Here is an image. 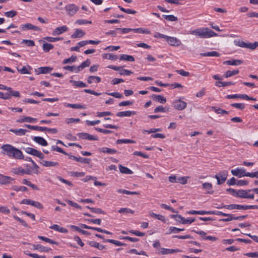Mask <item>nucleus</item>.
<instances>
[{"instance_id": "43", "label": "nucleus", "mask_w": 258, "mask_h": 258, "mask_svg": "<svg viewBox=\"0 0 258 258\" xmlns=\"http://www.w3.org/2000/svg\"><path fill=\"white\" fill-rule=\"evenodd\" d=\"M117 191L118 193L126 194V195H139V193L138 192L130 191L127 190L126 189H117Z\"/></svg>"}, {"instance_id": "19", "label": "nucleus", "mask_w": 258, "mask_h": 258, "mask_svg": "<svg viewBox=\"0 0 258 258\" xmlns=\"http://www.w3.org/2000/svg\"><path fill=\"white\" fill-rule=\"evenodd\" d=\"M234 43L238 46L251 49V43H247L242 40H238L237 41H234Z\"/></svg>"}, {"instance_id": "23", "label": "nucleus", "mask_w": 258, "mask_h": 258, "mask_svg": "<svg viewBox=\"0 0 258 258\" xmlns=\"http://www.w3.org/2000/svg\"><path fill=\"white\" fill-rule=\"evenodd\" d=\"M37 121L36 118H34L33 117H31L29 116H24L22 118L17 120L18 122H33Z\"/></svg>"}, {"instance_id": "50", "label": "nucleus", "mask_w": 258, "mask_h": 258, "mask_svg": "<svg viewBox=\"0 0 258 258\" xmlns=\"http://www.w3.org/2000/svg\"><path fill=\"white\" fill-rule=\"evenodd\" d=\"M136 142L134 140L130 139H118L116 141V144H119L122 143L125 144H134Z\"/></svg>"}, {"instance_id": "31", "label": "nucleus", "mask_w": 258, "mask_h": 258, "mask_svg": "<svg viewBox=\"0 0 258 258\" xmlns=\"http://www.w3.org/2000/svg\"><path fill=\"white\" fill-rule=\"evenodd\" d=\"M8 92H7V94H9V99L11 98V96H14L18 98H19L21 96L19 92L17 91H14L11 88H10V90H8Z\"/></svg>"}, {"instance_id": "21", "label": "nucleus", "mask_w": 258, "mask_h": 258, "mask_svg": "<svg viewBox=\"0 0 258 258\" xmlns=\"http://www.w3.org/2000/svg\"><path fill=\"white\" fill-rule=\"evenodd\" d=\"M85 32L81 30L77 29L76 30L75 32L71 35V37L73 38H81L85 35Z\"/></svg>"}, {"instance_id": "38", "label": "nucleus", "mask_w": 258, "mask_h": 258, "mask_svg": "<svg viewBox=\"0 0 258 258\" xmlns=\"http://www.w3.org/2000/svg\"><path fill=\"white\" fill-rule=\"evenodd\" d=\"M119 59L127 60L131 62L135 61V58L133 56L127 54H121L120 56Z\"/></svg>"}, {"instance_id": "37", "label": "nucleus", "mask_w": 258, "mask_h": 258, "mask_svg": "<svg viewBox=\"0 0 258 258\" xmlns=\"http://www.w3.org/2000/svg\"><path fill=\"white\" fill-rule=\"evenodd\" d=\"M54 48L53 45L48 43H44L42 45V49L43 51L45 52H49L51 49Z\"/></svg>"}, {"instance_id": "62", "label": "nucleus", "mask_w": 258, "mask_h": 258, "mask_svg": "<svg viewBox=\"0 0 258 258\" xmlns=\"http://www.w3.org/2000/svg\"><path fill=\"white\" fill-rule=\"evenodd\" d=\"M22 43L26 44L28 46H33L35 45V42L32 40L24 39L22 41Z\"/></svg>"}, {"instance_id": "10", "label": "nucleus", "mask_w": 258, "mask_h": 258, "mask_svg": "<svg viewBox=\"0 0 258 258\" xmlns=\"http://www.w3.org/2000/svg\"><path fill=\"white\" fill-rule=\"evenodd\" d=\"M77 136L83 140H88L90 141H96L98 140V138L95 136L91 135L86 133H79L77 134Z\"/></svg>"}, {"instance_id": "58", "label": "nucleus", "mask_w": 258, "mask_h": 258, "mask_svg": "<svg viewBox=\"0 0 258 258\" xmlns=\"http://www.w3.org/2000/svg\"><path fill=\"white\" fill-rule=\"evenodd\" d=\"M72 228L73 229L76 230V231L82 233L83 234L87 235H90V233H89V232H88L87 231H85V230H84L81 229L80 228H79L78 226H72Z\"/></svg>"}, {"instance_id": "24", "label": "nucleus", "mask_w": 258, "mask_h": 258, "mask_svg": "<svg viewBox=\"0 0 258 258\" xmlns=\"http://www.w3.org/2000/svg\"><path fill=\"white\" fill-rule=\"evenodd\" d=\"M242 63V60L235 59L232 60H226L223 62V64L232 66H238Z\"/></svg>"}, {"instance_id": "51", "label": "nucleus", "mask_w": 258, "mask_h": 258, "mask_svg": "<svg viewBox=\"0 0 258 258\" xmlns=\"http://www.w3.org/2000/svg\"><path fill=\"white\" fill-rule=\"evenodd\" d=\"M12 189L16 191H26L28 190V188L26 187L23 186L14 185L12 187Z\"/></svg>"}, {"instance_id": "27", "label": "nucleus", "mask_w": 258, "mask_h": 258, "mask_svg": "<svg viewBox=\"0 0 258 258\" xmlns=\"http://www.w3.org/2000/svg\"><path fill=\"white\" fill-rule=\"evenodd\" d=\"M44 166L45 167H51V166H57L59 165V163L57 162L48 161L43 160L41 162Z\"/></svg>"}, {"instance_id": "5", "label": "nucleus", "mask_w": 258, "mask_h": 258, "mask_svg": "<svg viewBox=\"0 0 258 258\" xmlns=\"http://www.w3.org/2000/svg\"><path fill=\"white\" fill-rule=\"evenodd\" d=\"M25 151L27 153L36 156L40 159L44 158V155L39 151L32 148L28 147L26 148Z\"/></svg>"}, {"instance_id": "61", "label": "nucleus", "mask_w": 258, "mask_h": 258, "mask_svg": "<svg viewBox=\"0 0 258 258\" xmlns=\"http://www.w3.org/2000/svg\"><path fill=\"white\" fill-rule=\"evenodd\" d=\"M33 166L31 167V169L33 173L38 174L39 173L38 171L39 166L35 163V162H33Z\"/></svg>"}, {"instance_id": "64", "label": "nucleus", "mask_w": 258, "mask_h": 258, "mask_svg": "<svg viewBox=\"0 0 258 258\" xmlns=\"http://www.w3.org/2000/svg\"><path fill=\"white\" fill-rule=\"evenodd\" d=\"M133 72L131 71L126 69H122L120 70L119 74L120 75H126L129 76L131 74H132Z\"/></svg>"}, {"instance_id": "47", "label": "nucleus", "mask_w": 258, "mask_h": 258, "mask_svg": "<svg viewBox=\"0 0 258 258\" xmlns=\"http://www.w3.org/2000/svg\"><path fill=\"white\" fill-rule=\"evenodd\" d=\"M103 58L110 60H116L118 58V57L116 55L111 53H105L103 55Z\"/></svg>"}, {"instance_id": "40", "label": "nucleus", "mask_w": 258, "mask_h": 258, "mask_svg": "<svg viewBox=\"0 0 258 258\" xmlns=\"http://www.w3.org/2000/svg\"><path fill=\"white\" fill-rule=\"evenodd\" d=\"M212 110L214 111L216 113H217V114H228L229 112L227 111H226L223 109H221L220 108H218V107H215V106H212L211 107Z\"/></svg>"}, {"instance_id": "46", "label": "nucleus", "mask_w": 258, "mask_h": 258, "mask_svg": "<svg viewBox=\"0 0 258 258\" xmlns=\"http://www.w3.org/2000/svg\"><path fill=\"white\" fill-rule=\"evenodd\" d=\"M11 171L15 174H24L25 169L22 167H18L12 169Z\"/></svg>"}, {"instance_id": "41", "label": "nucleus", "mask_w": 258, "mask_h": 258, "mask_svg": "<svg viewBox=\"0 0 258 258\" xmlns=\"http://www.w3.org/2000/svg\"><path fill=\"white\" fill-rule=\"evenodd\" d=\"M149 215L151 217L153 218L158 219V220H161V221L165 222V218L162 215L154 213L152 211L149 212Z\"/></svg>"}, {"instance_id": "54", "label": "nucleus", "mask_w": 258, "mask_h": 258, "mask_svg": "<svg viewBox=\"0 0 258 258\" xmlns=\"http://www.w3.org/2000/svg\"><path fill=\"white\" fill-rule=\"evenodd\" d=\"M43 39H44L45 40H46L48 42H55V41H57L58 40H62L63 39V38L62 37L54 38V37L47 36V37H44Z\"/></svg>"}, {"instance_id": "4", "label": "nucleus", "mask_w": 258, "mask_h": 258, "mask_svg": "<svg viewBox=\"0 0 258 258\" xmlns=\"http://www.w3.org/2000/svg\"><path fill=\"white\" fill-rule=\"evenodd\" d=\"M251 191V189L248 190H244L240 189L238 190L237 192L236 197L240 198H244V199H253L254 198L253 194H248V192Z\"/></svg>"}, {"instance_id": "30", "label": "nucleus", "mask_w": 258, "mask_h": 258, "mask_svg": "<svg viewBox=\"0 0 258 258\" xmlns=\"http://www.w3.org/2000/svg\"><path fill=\"white\" fill-rule=\"evenodd\" d=\"M91 64L90 60L87 59L86 60L83 62L80 66L77 67L78 71H81L86 67H89Z\"/></svg>"}, {"instance_id": "25", "label": "nucleus", "mask_w": 258, "mask_h": 258, "mask_svg": "<svg viewBox=\"0 0 258 258\" xmlns=\"http://www.w3.org/2000/svg\"><path fill=\"white\" fill-rule=\"evenodd\" d=\"M24 126H25L26 127H27V128H28L29 129H31V130H32L41 131V132H44L46 130V127L34 126V125H31L27 124H24Z\"/></svg>"}, {"instance_id": "59", "label": "nucleus", "mask_w": 258, "mask_h": 258, "mask_svg": "<svg viewBox=\"0 0 258 258\" xmlns=\"http://www.w3.org/2000/svg\"><path fill=\"white\" fill-rule=\"evenodd\" d=\"M163 17L166 19V20L169 21H176L178 20V19L176 17H175L173 15H163Z\"/></svg>"}, {"instance_id": "28", "label": "nucleus", "mask_w": 258, "mask_h": 258, "mask_svg": "<svg viewBox=\"0 0 258 258\" xmlns=\"http://www.w3.org/2000/svg\"><path fill=\"white\" fill-rule=\"evenodd\" d=\"M181 252V250L178 249H167V248H162V250L161 253L162 254H167L169 253H172L174 252Z\"/></svg>"}, {"instance_id": "55", "label": "nucleus", "mask_w": 258, "mask_h": 258, "mask_svg": "<svg viewBox=\"0 0 258 258\" xmlns=\"http://www.w3.org/2000/svg\"><path fill=\"white\" fill-rule=\"evenodd\" d=\"M183 230H184V229L178 228H176L175 227H170L169 229V232L168 233H167V234H171L172 233H177L179 232L182 231Z\"/></svg>"}, {"instance_id": "8", "label": "nucleus", "mask_w": 258, "mask_h": 258, "mask_svg": "<svg viewBox=\"0 0 258 258\" xmlns=\"http://www.w3.org/2000/svg\"><path fill=\"white\" fill-rule=\"evenodd\" d=\"M15 179L10 176H5L0 174V184L7 185L13 183Z\"/></svg>"}, {"instance_id": "52", "label": "nucleus", "mask_w": 258, "mask_h": 258, "mask_svg": "<svg viewBox=\"0 0 258 258\" xmlns=\"http://www.w3.org/2000/svg\"><path fill=\"white\" fill-rule=\"evenodd\" d=\"M86 208L90 209L93 213L105 214V212L100 208H91L88 206Z\"/></svg>"}, {"instance_id": "20", "label": "nucleus", "mask_w": 258, "mask_h": 258, "mask_svg": "<svg viewBox=\"0 0 258 258\" xmlns=\"http://www.w3.org/2000/svg\"><path fill=\"white\" fill-rule=\"evenodd\" d=\"M33 140L38 144L43 146H46L48 145L47 141L41 137H35L33 138Z\"/></svg>"}, {"instance_id": "16", "label": "nucleus", "mask_w": 258, "mask_h": 258, "mask_svg": "<svg viewBox=\"0 0 258 258\" xmlns=\"http://www.w3.org/2000/svg\"><path fill=\"white\" fill-rule=\"evenodd\" d=\"M151 98L153 100L162 104H164L166 102V99L161 95L153 94L151 96Z\"/></svg>"}, {"instance_id": "13", "label": "nucleus", "mask_w": 258, "mask_h": 258, "mask_svg": "<svg viewBox=\"0 0 258 258\" xmlns=\"http://www.w3.org/2000/svg\"><path fill=\"white\" fill-rule=\"evenodd\" d=\"M68 30H69V28L66 26H63L61 27H57L52 32V34L53 36L57 35H60L65 32H67V31H68Z\"/></svg>"}, {"instance_id": "57", "label": "nucleus", "mask_w": 258, "mask_h": 258, "mask_svg": "<svg viewBox=\"0 0 258 258\" xmlns=\"http://www.w3.org/2000/svg\"><path fill=\"white\" fill-rule=\"evenodd\" d=\"M38 238L41 240H42L45 242H48V243H50L51 244H57V243L56 242V241H54L47 237H44V236H39L38 237Z\"/></svg>"}, {"instance_id": "3", "label": "nucleus", "mask_w": 258, "mask_h": 258, "mask_svg": "<svg viewBox=\"0 0 258 258\" xmlns=\"http://www.w3.org/2000/svg\"><path fill=\"white\" fill-rule=\"evenodd\" d=\"M222 207L229 210H248L255 209H258V205L243 206L236 204H230L228 205H224Z\"/></svg>"}, {"instance_id": "6", "label": "nucleus", "mask_w": 258, "mask_h": 258, "mask_svg": "<svg viewBox=\"0 0 258 258\" xmlns=\"http://www.w3.org/2000/svg\"><path fill=\"white\" fill-rule=\"evenodd\" d=\"M68 14L71 16H73L79 9V8L74 4H69L65 7Z\"/></svg>"}, {"instance_id": "15", "label": "nucleus", "mask_w": 258, "mask_h": 258, "mask_svg": "<svg viewBox=\"0 0 258 258\" xmlns=\"http://www.w3.org/2000/svg\"><path fill=\"white\" fill-rule=\"evenodd\" d=\"M166 39L168 43L172 46H178L180 44V41L175 37L167 36Z\"/></svg>"}, {"instance_id": "45", "label": "nucleus", "mask_w": 258, "mask_h": 258, "mask_svg": "<svg viewBox=\"0 0 258 258\" xmlns=\"http://www.w3.org/2000/svg\"><path fill=\"white\" fill-rule=\"evenodd\" d=\"M132 31H133L135 33H145V34H150L151 33L150 31L148 30V29H143V28L133 29Z\"/></svg>"}, {"instance_id": "22", "label": "nucleus", "mask_w": 258, "mask_h": 258, "mask_svg": "<svg viewBox=\"0 0 258 258\" xmlns=\"http://www.w3.org/2000/svg\"><path fill=\"white\" fill-rule=\"evenodd\" d=\"M50 229H53L54 230L59 231L61 233H66L68 232V230L66 228H64L62 227H60V226L56 224H54L52 226H51L49 227Z\"/></svg>"}, {"instance_id": "34", "label": "nucleus", "mask_w": 258, "mask_h": 258, "mask_svg": "<svg viewBox=\"0 0 258 258\" xmlns=\"http://www.w3.org/2000/svg\"><path fill=\"white\" fill-rule=\"evenodd\" d=\"M22 183L24 184H26V185L31 187L32 189H33L34 190H39L38 187L36 185L32 183L31 182L27 180L26 179H24L22 181Z\"/></svg>"}, {"instance_id": "44", "label": "nucleus", "mask_w": 258, "mask_h": 258, "mask_svg": "<svg viewBox=\"0 0 258 258\" xmlns=\"http://www.w3.org/2000/svg\"><path fill=\"white\" fill-rule=\"evenodd\" d=\"M239 73V71L238 70H233V71H227L225 72L224 75V77L228 78L231 77L232 76L237 75Z\"/></svg>"}, {"instance_id": "17", "label": "nucleus", "mask_w": 258, "mask_h": 258, "mask_svg": "<svg viewBox=\"0 0 258 258\" xmlns=\"http://www.w3.org/2000/svg\"><path fill=\"white\" fill-rule=\"evenodd\" d=\"M136 114V112L134 111H125L118 112L116 115L118 117H130L132 115H135Z\"/></svg>"}, {"instance_id": "9", "label": "nucleus", "mask_w": 258, "mask_h": 258, "mask_svg": "<svg viewBox=\"0 0 258 258\" xmlns=\"http://www.w3.org/2000/svg\"><path fill=\"white\" fill-rule=\"evenodd\" d=\"M228 172L226 171H223L221 174H216L215 178L217 180V184L220 185L224 183L227 179Z\"/></svg>"}, {"instance_id": "2", "label": "nucleus", "mask_w": 258, "mask_h": 258, "mask_svg": "<svg viewBox=\"0 0 258 258\" xmlns=\"http://www.w3.org/2000/svg\"><path fill=\"white\" fill-rule=\"evenodd\" d=\"M190 34L198 36L201 38H207L218 35L217 33L208 28L196 29L191 31Z\"/></svg>"}, {"instance_id": "18", "label": "nucleus", "mask_w": 258, "mask_h": 258, "mask_svg": "<svg viewBox=\"0 0 258 258\" xmlns=\"http://www.w3.org/2000/svg\"><path fill=\"white\" fill-rule=\"evenodd\" d=\"M9 131L14 133L16 135L18 136H24L26 134L27 132H29V131L23 128L10 129Z\"/></svg>"}, {"instance_id": "35", "label": "nucleus", "mask_w": 258, "mask_h": 258, "mask_svg": "<svg viewBox=\"0 0 258 258\" xmlns=\"http://www.w3.org/2000/svg\"><path fill=\"white\" fill-rule=\"evenodd\" d=\"M200 55L202 56H216L218 57L220 54L217 51H211L201 53Z\"/></svg>"}, {"instance_id": "63", "label": "nucleus", "mask_w": 258, "mask_h": 258, "mask_svg": "<svg viewBox=\"0 0 258 258\" xmlns=\"http://www.w3.org/2000/svg\"><path fill=\"white\" fill-rule=\"evenodd\" d=\"M6 16L10 18H13L17 15V12L15 11H11L5 13Z\"/></svg>"}, {"instance_id": "32", "label": "nucleus", "mask_w": 258, "mask_h": 258, "mask_svg": "<svg viewBox=\"0 0 258 258\" xmlns=\"http://www.w3.org/2000/svg\"><path fill=\"white\" fill-rule=\"evenodd\" d=\"M70 82L73 83L74 86L79 88H83L87 86V85L82 81L71 80L70 81Z\"/></svg>"}, {"instance_id": "12", "label": "nucleus", "mask_w": 258, "mask_h": 258, "mask_svg": "<svg viewBox=\"0 0 258 258\" xmlns=\"http://www.w3.org/2000/svg\"><path fill=\"white\" fill-rule=\"evenodd\" d=\"M231 172L233 175L238 176V177L245 176V170L243 168H237L236 169H233L231 171Z\"/></svg>"}, {"instance_id": "1", "label": "nucleus", "mask_w": 258, "mask_h": 258, "mask_svg": "<svg viewBox=\"0 0 258 258\" xmlns=\"http://www.w3.org/2000/svg\"><path fill=\"white\" fill-rule=\"evenodd\" d=\"M1 149L2 150V153L10 158L19 160L24 159L22 151L10 144L3 145Z\"/></svg>"}, {"instance_id": "26", "label": "nucleus", "mask_w": 258, "mask_h": 258, "mask_svg": "<svg viewBox=\"0 0 258 258\" xmlns=\"http://www.w3.org/2000/svg\"><path fill=\"white\" fill-rule=\"evenodd\" d=\"M33 249L38 250L40 251H45V252H48L51 250V248L42 246L40 244L33 245Z\"/></svg>"}, {"instance_id": "48", "label": "nucleus", "mask_w": 258, "mask_h": 258, "mask_svg": "<svg viewBox=\"0 0 258 258\" xmlns=\"http://www.w3.org/2000/svg\"><path fill=\"white\" fill-rule=\"evenodd\" d=\"M95 80L97 83H99L101 81V78L99 77L90 76L88 78L87 82L89 84H91Z\"/></svg>"}, {"instance_id": "11", "label": "nucleus", "mask_w": 258, "mask_h": 258, "mask_svg": "<svg viewBox=\"0 0 258 258\" xmlns=\"http://www.w3.org/2000/svg\"><path fill=\"white\" fill-rule=\"evenodd\" d=\"M21 28L22 30H33L34 31H40L41 29L37 26H34L30 23H27L21 25Z\"/></svg>"}, {"instance_id": "56", "label": "nucleus", "mask_w": 258, "mask_h": 258, "mask_svg": "<svg viewBox=\"0 0 258 258\" xmlns=\"http://www.w3.org/2000/svg\"><path fill=\"white\" fill-rule=\"evenodd\" d=\"M63 69L69 71L70 72H74L76 73H78L79 71H78L77 67L75 66H67L63 67Z\"/></svg>"}, {"instance_id": "60", "label": "nucleus", "mask_w": 258, "mask_h": 258, "mask_svg": "<svg viewBox=\"0 0 258 258\" xmlns=\"http://www.w3.org/2000/svg\"><path fill=\"white\" fill-rule=\"evenodd\" d=\"M118 212L119 213H124V214H127V213L134 214V213H135L134 211H133L130 209H128V208H126L120 209L118 210Z\"/></svg>"}, {"instance_id": "36", "label": "nucleus", "mask_w": 258, "mask_h": 258, "mask_svg": "<svg viewBox=\"0 0 258 258\" xmlns=\"http://www.w3.org/2000/svg\"><path fill=\"white\" fill-rule=\"evenodd\" d=\"M203 187L206 190H208V193L212 194L214 193V191L211 190L212 188V184L211 183L205 182L203 184Z\"/></svg>"}, {"instance_id": "14", "label": "nucleus", "mask_w": 258, "mask_h": 258, "mask_svg": "<svg viewBox=\"0 0 258 258\" xmlns=\"http://www.w3.org/2000/svg\"><path fill=\"white\" fill-rule=\"evenodd\" d=\"M68 156H69V158L71 159L74 160L77 162L84 163L85 164H89L91 161V159L89 158H82V157L78 158V157H77L75 156L71 155H68Z\"/></svg>"}, {"instance_id": "7", "label": "nucleus", "mask_w": 258, "mask_h": 258, "mask_svg": "<svg viewBox=\"0 0 258 258\" xmlns=\"http://www.w3.org/2000/svg\"><path fill=\"white\" fill-rule=\"evenodd\" d=\"M173 107L178 110H182L186 107V103L180 99L175 100L173 102Z\"/></svg>"}, {"instance_id": "49", "label": "nucleus", "mask_w": 258, "mask_h": 258, "mask_svg": "<svg viewBox=\"0 0 258 258\" xmlns=\"http://www.w3.org/2000/svg\"><path fill=\"white\" fill-rule=\"evenodd\" d=\"M67 106L70 107L74 109H85L86 107L80 104H70L68 103L66 105Z\"/></svg>"}, {"instance_id": "29", "label": "nucleus", "mask_w": 258, "mask_h": 258, "mask_svg": "<svg viewBox=\"0 0 258 258\" xmlns=\"http://www.w3.org/2000/svg\"><path fill=\"white\" fill-rule=\"evenodd\" d=\"M119 171L121 173L126 174H132L133 172V171L128 169V168L123 166L121 165H119Z\"/></svg>"}, {"instance_id": "53", "label": "nucleus", "mask_w": 258, "mask_h": 258, "mask_svg": "<svg viewBox=\"0 0 258 258\" xmlns=\"http://www.w3.org/2000/svg\"><path fill=\"white\" fill-rule=\"evenodd\" d=\"M77 59V56L72 55L70 58L64 59L62 61V63L66 64V63H72V62L76 61Z\"/></svg>"}, {"instance_id": "39", "label": "nucleus", "mask_w": 258, "mask_h": 258, "mask_svg": "<svg viewBox=\"0 0 258 258\" xmlns=\"http://www.w3.org/2000/svg\"><path fill=\"white\" fill-rule=\"evenodd\" d=\"M40 72L38 74H47L50 73L52 70V68L49 67H40L38 68Z\"/></svg>"}, {"instance_id": "42", "label": "nucleus", "mask_w": 258, "mask_h": 258, "mask_svg": "<svg viewBox=\"0 0 258 258\" xmlns=\"http://www.w3.org/2000/svg\"><path fill=\"white\" fill-rule=\"evenodd\" d=\"M104 242H108L114 244L116 246H125L126 244L124 243H122L119 241L113 240V239H106L104 240Z\"/></svg>"}, {"instance_id": "33", "label": "nucleus", "mask_w": 258, "mask_h": 258, "mask_svg": "<svg viewBox=\"0 0 258 258\" xmlns=\"http://www.w3.org/2000/svg\"><path fill=\"white\" fill-rule=\"evenodd\" d=\"M100 152L104 153L113 154L117 153V151L115 149H110L106 147H103L100 149Z\"/></svg>"}]
</instances>
